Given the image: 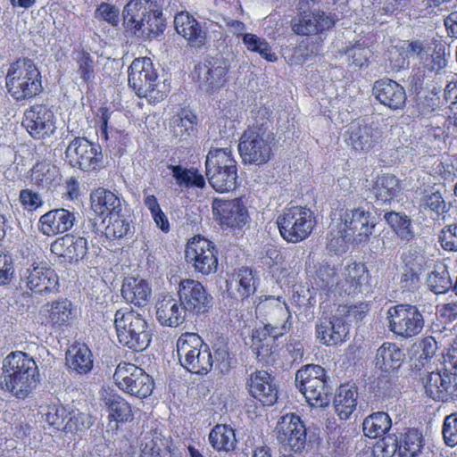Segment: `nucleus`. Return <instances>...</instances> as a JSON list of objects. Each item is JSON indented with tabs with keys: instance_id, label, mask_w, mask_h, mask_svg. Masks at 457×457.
I'll list each match as a JSON object with an SVG mask.
<instances>
[{
	"instance_id": "f257e3e1",
	"label": "nucleus",
	"mask_w": 457,
	"mask_h": 457,
	"mask_svg": "<svg viewBox=\"0 0 457 457\" xmlns=\"http://www.w3.org/2000/svg\"><path fill=\"white\" fill-rule=\"evenodd\" d=\"M5 87L16 101L32 98L42 89L41 75L30 59H19L10 64L5 77Z\"/></svg>"
},
{
	"instance_id": "f03ea898",
	"label": "nucleus",
	"mask_w": 457,
	"mask_h": 457,
	"mask_svg": "<svg viewBox=\"0 0 457 457\" xmlns=\"http://www.w3.org/2000/svg\"><path fill=\"white\" fill-rule=\"evenodd\" d=\"M205 168L209 183L217 192H229L237 187V162L230 147L212 148L206 156Z\"/></svg>"
},
{
	"instance_id": "7ed1b4c3",
	"label": "nucleus",
	"mask_w": 457,
	"mask_h": 457,
	"mask_svg": "<svg viewBox=\"0 0 457 457\" xmlns=\"http://www.w3.org/2000/svg\"><path fill=\"white\" fill-rule=\"evenodd\" d=\"M114 325L119 342L135 351L145 350L150 341L148 324L141 313L124 308L116 311Z\"/></svg>"
},
{
	"instance_id": "20e7f679",
	"label": "nucleus",
	"mask_w": 457,
	"mask_h": 457,
	"mask_svg": "<svg viewBox=\"0 0 457 457\" xmlns=\"http://www.w3.org/2000/svg\"><path fill=\"white\" fill-rule=\"evenodd\" d=\"M129 85L139 97L159 102L165 96V85L158 75L150 58L135 59L128 70Z\"/></svg>"
},
{
	"instance_id": "39448f33",
	"label": "nucleus",
	"mask_w": 457,
	"mask_h": 457,
	"mask_svg": "<svg viewBox=\"0 0 457 457\" xmlns=\"http://www.w3.org/2000/svg\"><path fill=\"white\" fill-rule=\"evenodd\" d=\"M290 318L291 314L286 303H277L271 313V322L255 329L253 333L251 347L258 357L264 358L270 353L275 339L289 330Z\"/></svg>"
},
{
	"instance_id": "423d86ee",
	"label": "nucleus",
	"mask_w": 457,
	"mask_h": 457,
	"mask_svg": "<svg viewBox=\"0 0 457 457\" xmlns=\"http://www.w3.org/2000/svg\"><path fill=\"white\" fill-rule=\"evenodd\" d=\"M180 365L187 371H209L212 355L207 345L196 333L182 334L177 341Z\"/></svg>"
},
{
	"instance_id": "0eeeda50",
	"label": "nucleus",
	"mask_w": 457,
	"mask_h": 457,
	"mask_svg": "<svg viewBox=\"0 0 457 457\" xmlns=\"http://www.w3.org/2000/svg\"><path fill=\"white\" fill-rule=\"evenodd\" d=\"M277 224L281 237L287 242L298 243L312 231L316 220L313 212L303 206L286 208L278 217Z\"/></svg>"
},
{
	"instance_id": "6e6552de",
	"label": "nucleus",
	"mask_w": 457,
	"mask_h": 457,
	"mask_svg": "<svg viewBox=\"0 0 457 457\" xmlns=\"http://www.w3.org/2000/svg\"><path fill=\"white\" fill-rule=\"evenodd\" d=\"M272 134L264 124L250 127L241 137L238 151L245 163L261 165L271 155Z\"/></svg>"
},
{
	"instance_id": "1a4fd4ad",
	"label": "nucleus",
	"mask_w": 457,
	"mask_h": 457,
	"mask_svg": "<svg viewBox=\"0 0 457 457\" xmlns=\"http://www.w3.org/2000/svg\"><path fill=\"white\" fill-rule=\"evenodd\" d=\"M386 315L389 329L403 337L420 334L424 326L422 314L413 305L399 304L390 307Z\"/></svg>"
},
{
	"instance_id": "9d476101",
	"label": "nucleus",
	"mask_w": 457,
	"mask_h": 457,
	"mask_svg": "<svg viewBox=\"0 0 457 457\" xmlns=\"http://www.w3.org/2000/svg\"><path fill=\"white\" fill-rule=\"evenodd\" d=\"M65 159L71 167L85 171L96 170L103 165V154L99 145L85 137H75L65 151Z\"/></svg>"
},
{
	"instance_id": "9b49d317",
	"label": "nucleus",
	"mask_w": 457,
	"mask_h": 457,
	"mask_svg": "<svg viewBox=\"0 0 457 457\" xmlns=\"http://www.w3.org/2000/svg\"><path fill=\"white\" fill-rule=\"evenodd\" d=\"M338 223L355 243L368 241L376 226L375 217L362 207L341 210Z\"/></svg>"
},
{
	"instance_id": "f8f14e48",
	"label": "nucleus",
	"mask_w": 457,
	"mask_h": 457,
	"mask_svg": "<svg viewBox=\"0 0 457 457\" xmlns=\"http://www.w3.org/2000/svg\"><path fill=\"white\" fill-rule=\"evenodd\" d=\"M186 259L202 275L208 276L217 271V251L213 243L206 238H192L186 246Z\"/></svg>"
},
{
	"instance_id": "ddd939ff",
	"label": "nucleus",
	"mask_w": 457,
	"mask_h": 457,
	"mask_svg": "<svg viewBox=\"0 0 457 457\" xmlns=\"http://www.w3.org/2000/svg\"><path fill=\"white\" fill-rule=\"evenodd\" d=\"M179 301L187 312L205 313L212 305V296L197 280L182 279L179 288Z\"/></svg>"
},
{
	"instance_id": "4468645a",
	"label": "nucleus",
	"mask_w": 457,
	"mask_h": 457,
	"mask_svg": "<svg viewBox=\"0 0 457 457\" xmlns=\"http://www.w3.org/2000/svg\"><path fill=\"white\" fill-rule=\"evenodd\" d=\"M277 439L295 453L302 452L306 445L307 428L300 417L294 413L282 416L276 426Z\"/></svg>"
},
{
	"instance_id": "2eb2a0df",
	"label": "nucleus",
	"mask_w": 457,
	"mask_h": 457,
	"mask_svg": "<svg viewBox=\"0 0 457 457\" xmlns=\"http://www.w3.org/2000/svg\"><path fill=\"white\" fill-rule=\"evenodd\" d=\"M23 127L36 139H44L55 132V117L45 104H34L24 113Z\"/></svg>"
},
{
	"instance_id": "dca6fc26",
	"label": "nucleus",
	"mask_w": 457,
	"mask_h": 457,
	"mask_svg": "<svg viewBox=\"0 0 457 457\" xmlns=\"http://www.w3.org/2000/svg\"><path fill=\"white\" fill-rule=\"evenodd\" d=\"M295 385L304 395L312 407H325L329 403V388L326 383L325 373L320 376H311L310 373H296Z\"/></svg>"
},
{
	"instance_id": "f3484780",
	"label": "nucleus",
	"mask_w": 457,
	"mask_h": 457,
	"mask_svg": "<svg viewBox=\"0 0 457 457\" xmlns=\"http://www.w3.org/2000/svg\"><path fill=\"white\" fill-rule=\"evenodd\" d=\"M382 441L387 454L397 452L400 457H418L424 446L423 436L415 428H409L395 438L384 437Z\"/></svg>"
},
{
	"instance_id": "a211bd4d",
	"label": "nucleus",
	"mask_w": 457,
	"mask_h": 457,
	"mask_svg": "<svg viewBox=\"0 0 457 457\" xmlns=\"http://www.w3.org/2000/svg\"><path fill=\"white\" fill-rule=\"evenodd\" d=\"M212 207L215 219L221 226L241 228L247 221V210L240 199H214Z\"/></svg>"
},
{
	"instance_id": "6ab92c4d",
	"label": "nucleus",
	"mask_w": 457,
	"mask_h": 457,
	"mask_svg": "<svg viewBox=\"0 0 457 457\" xmlns=\"http://www.w3.org/2000/svg\"><path fill=\"white\" fill-rule=\"evenodd\" d=\"M227 71V66L217 59L205 60L195 66L199 87L207 93H214L225 85Z\"/></svg>"
},
{
	"instance_id": "aec40b11",
	"label": "nucleus",
	"mask_w": 457,
	"mask_h": 457,
	"mask_svg": "<svg viewBox=\"0 0 457 457\" xmlns=\"http://www.w3.org/2000/svg\"><path fill=\"white\" fill-rule=\"evenodd\" d=\"M21 280L34 293L54 292L58 287L55 271L44 265L31 266L22 270Z\"/></svg>"
},
{
	"instance_id": "412c9836",
	"label": "nucleus",
	"mask_w": 457,
	"mask_h": 457,
	"mask_svg": "<svg viewBox=\"0 0 457 457\" xmlns=\"http://www.w3.org/2000/svg\"><path fill=\"white\" fill-rule=\"evenodd\" d=\"M349 329L343 315L336 314L321 320L316 325V337L325 345H336L345 341Z\"/></svg>"
},
{
	"instance_id": "4be33fe9",
	"label": "nucleus",
	"mask_w": 457,
	"mask_h": 457,
	"mask_svg": "<svg viewBox=\"0 0 457 457\" xmlns=\"http://www.w3.org/2000/svg\"><path fill=\"white\" fill-rule=\"evenodd\" d=\"M335 21L333 17L326 15L323 12H303L292 20L291 25L295 33L307 36L328 29Z\"/></svg>"
},
{
	"instance_id": "5701e85b",
	"label": "nucleus",
	"mask_w": 457,
	"mask_h": 457,
	"mask_svg": "<svg viewBox=\"0 0 457 457\" xmlns=\"http://www.w3.org/2000/svg\"><path fill=\"white\" fill-rule=\"evenodd\" d=\"M382 139V132L378 128L366 124H352L345 135V141L355 151L368 152L378 145Z\"/></svg>"
},
{
	"instance_id": "b1692460",
	"label": "nucleus",
	"mask_w": 457,
	"mask_h": 457,
	"mask_svg": "<svg viewBox=\"0 0 457 457\" xmlns=\"http://www.w3.org/2000/svg\"><path fill=\"white\" fill-rule=\"evenodd\" d=\"M407 52L410 55L416 56L423 64V67L430 71H438L446 64L441 51H437L433 44L427 40L409 42Z\"/></svg>"
},
{
	"instance_id": "393cba45",
	"label": "nucleus",
	"mask_w": 457,
	"mask_h": 457,
	"mask_svg": "<svg viewBox=\"0 0 457 457\" xmlns=\"http://www.w3.org/2000/svg\"><path fill=\"white\" fill-rule=\"evenodd\" d=\"M425 387L435 400L447 402L457 396V373H429Z\"/></svg>"
},
{
	"instance_id": "a878e982",
	"label": "nucleus",
	"mask_w": 457,
	"mask_h": 457,
	"mask_svg": "<svg viewBox=\"0 0 457 457\" xmlns=\"http://www.w3.org/2000/svg\"><path fill=\"white\" fill-rule=\"evenodd\" d=\"M373 94L382 104L392 110L402 109L407 98L404 88L388 79L377 80L374 83Z\"/></svg>"
},
{
	"instance_id": "bb28decb",
	"label": "nucleus",
	"mask_w": 457,
	"mask_h": 457,
	"mask_svg": "<svg viewBox=\"0 0 457 457\" xmlns=\"http://www.w3.org/2000/svg\"><path fill=\"white\" fill-rule=\"evenodd\" d=\"M75 221L73 212L63 209H54L43 214L38 222L39 230L46 236L64 233L71 229Z\"/></svg>"
},
{
	"instance_id": "cd10ccee",
	"label": "nucleus",
	"mask_w": 457,
	"mask_h": 457,
	"mask_svg": "<svg viewBox=\"0 0 457 457\" xmlns=\"http://www.w3.org/2000/svg\"><path fill=\"white\" fill-rule=\"evenodd\" d=\"M113 373V378L120 389L140 398L151 395L154 388V380L148 373Z\"/></svg>"
},
{
	"instance_id": "c85d7f7f",
	"label": "nucleus",
	"mask_w": 457,
	"mask_h": 457,
	"mask_svg": "<svg viewBox=\"0 0 457 457\" xmlns=\"http://www.w3.org/2000/svg\"><path fill=\"white\" fill-rule=\"evenodd\" d=\"M91 210L102 219L120 213L122 204L120 197L113 192L98 187L90 194Z\"/></svg>"
},
{
	"instance_id": "c756f323",
	"label": "nucleus",
	"mask_w": 457,
	"mask_h": 457,
	"mask_svg": "<svg viewBox=\"0 0 457 457\" xmlns=\"http://www.w3.org/2000/svg\"><path fill=\"white\" fill-rule=\"evenodd\" d=\"M249 392L263 405L270 406L278 399V388L270 373H253L250 378Z\"/></svg>"
},
{
	"instance_id": "7c9ffc66",
	"label": "nucleus",
	"mask_w": 457,
	"mask_h": 457,
	"mask_svg": "<svg viewBox=\"0 0 457 457\" xmlns=\"http://www.w3.org/2000/svg\"><path fill=\"white\" fill-rule=\"evenodd\" d=\"M87 251V239L81 237L65 235L51 244V252L69 260V262H77L82 259Z\"/></svg>"
},
{
	"instance_id": "2f4dec72",
	"label": "nucleus",
	"mask_w": 457,
	"mask_h": 457,
	"mask_svg": "<svg viewBox=\"0 0 457 457\" xmlns=\"http://www.w3.org/2000/svg\"><path fill=\"white\" fill-rule=\"evenodd\" d=\"M40 373H9L0 382L1 388L20 399L26 398L39 381Z\"/></svg>"
},
{
	"instance_id": "473e14b6",
	"label": "nucleus",
	"mask_w": 457,
	"mask_h": 457,
	"mask_svg": "<svg viewBox=\"0 0 457 457\" xmlns=\"http://www.w3.org/2000/svg\"><path fill=\"white\" fill-rule=\"evenodd\" d=\"M176 31L183 37L190 46L199 47L205 42L206 33L199 22L187 12L178 13L174 18Z\"/></svg>"
},
{
	"instance_id": "72a5a7b5",
	"label": "nucleus",
	"mask_w": 457,
	"mask_h": 457,
	"mask_svg": "<svg viewBox=\"0 0 457 457\" xmlns=\"http://www.w3.org/2000/svg\"><path fill=\"white\" fill-rule=\"evenodd\" d=\"M186 312L180 301L171 295H165L156 304V318L163 326L178 327L184 321Z\"/></svg>"
},
{
	"instance_id": "f704fd0d",
	"label": "nucleus",
	"mask_w": 457,
	"mask_h": 457,
	"mask_svg": "<svg viewBox=\"0 0 457 457\" xmlns=\"http://www.w3.org/2000/svg\"><path fill=\"white\" fill-rule=\"evenodd\" d=\"M341 289L347 295L370 292L368 273L362 263H352L345 268L344 280L340 282Z\"/></svg>"
},
{
	"instance_id": "c9c22d12",
	"label": "nucleus",
	"mask_w": 457,
	"mask_h": 457,
	"mask_svg": "<svg viewBox=\"0 0 457 457\" xmlns=\"http://www.w3.org/2000/svg\"><path fill=\"white\" fill-rule=\"evenodd\" d=\"M121 295L127 303L145 306L151 297V288L145 280L129 277L122 283Z\"/></svg>"
},
{
	"instance_id": "e433bc0d",
	"label": "nucleus",
	"mask_w": 457,
	"mask_h": 457,
	"mask_svg": "<svg viewBox=\"0 0 457 457\" xmlns=\"http://www.w3.org/2000/svg\"><path fill=\"white\" fill-rule=\"evenodd\" d=\"M228 293L234 298H245L255 291L252 270L242 267L226 283Z\"/></svg>"
},
{
	"instance_id": "4c0bfd02",
	"label": "nucleus",
	"mask_w": 457,
	"mask_h": 457,
	"mask_svg": "<svg viewBox=\"0 0 457 457\" xmlns=\"http://www.w3.org/2000/svg\"><path fill=\"white\" fill-rule=\"evenodd\" d=\"M404 353L395 344L384 343L377 351L374 365L380 371L398 370L403 361Z\"/></svg>"
},
{
	"instance_id": "58836bf2",
	"label": "nucleus",
	"mask_w": 457,
	"mask_h": 457,
	"mask_svg": "<svg viewBox=\"0 0 457 457\" xmlns=\"http://www.w3.org/2000/svg\"><path fill=\"white\" fill-rule=\"evenodd\" d=\"M358 403V391L355 386L348 385L340 386L334 397L333 404L335 411L342 420L350 419L356 410Z\"/></svg>"
},
{
	"instance_id": "ea45409f",
	"label": "nucleus",
	"mask_w": 457,
	"mask_h": 457,
	"mask_svg": "<svg viewBox=\"0 0 457 457\" xmlns=\"http://www.w3.org/2000/svg\"><path fill=\"white\" fill-rule=\"evenodd\" d=\"M150 10L151 6L145 0L129 1L123 10L124 23L127 28L134 30L135 34L138 33Z\"/></svg>"
},
{
	"instance_id": "a19ab883",
	"label": "nucleus",
	"mask_w": 457,
	"mask_h": 457,
	"mask_svg": "<svg viewBox=\"0 0 457 457\" xmlns=\"http://www.w3.org/2000/svg\"><path fill=\"white\" fill-rule=\"evenodd\" d=\"M208 441L211 446L219 453H229L237 445L235 430L225 424L214 426L209 433Z\"/></svg>"
},
{
	"instance_id": "79ce46f5",
	"label": "nucleus",
	"mask_w": 457,
	"mask_h": 457,
	"mask_svg": "<svg viewBox=\"0 0 457 457\" xmlns=\"http://www.w3.org/2000/svg\"><path fill=\"white\" fill-rule=\"evenodd\" d=\"M400 191L398 179L391 174L378 176L373 186L377 202L385 204L391 201Z\"/></svg>"
},
{
	"instance_id": "37998d69",
	"label": "nucleus",
	"mask_w": 457,
	"mask_h": 457,
	"mask_svg": "<svg viewBox=\"0 0 457 457\" xmlns=\"http://www.w3.org/2000/svg\"><path fill=\"white\" fill-rule=\"evenodd\" d=\"M66 364L72 371H90L93 360L86 345H72L66 353Z\"/></svg>"
},
{
	"instance_id": "c03bdc74",
	"label": "nucleus",
	"mask_w": 457,
	"mask_h": 457,
	"mask_svg": "<svg viewBox=\"0 0 457 457\" xmlns=\"http://www.w3.org/2000/svg\"><path fill=\"white\" fill-rule=\"evenodd\" d=\"M172 177L180 187H196L203 189L205 187V179L195 169L183 168L181 165H170Z\"/></svg>"
},
{
	"instance_id": "a18cd8bd",
	"label": "nucleus",
	"mask_w": 457,
	"mask_h": 457,
	"mask_svg": "<svg viewBox=\"0 0 457 457\" xmlns=\"http://www.w3.org/2000/svg\"><path fill=\"white\" fill-rule=\"evenodd\" d=\"M392 421L389 415L384 411L373 413L363 420L364 434L371 438L384 436L391 428Z\"/></svg>"
},
{
	"instance_id": "49530a36",
	"label": "nucleus",
	"mask_w": 457,
	"mask_h": 457,
	"mask_svg": "<svg viewBox=\"0 0 457 457\" xmlns=\"http://www.w3.org/2000/svg\"><path fill=\"white\" fill-rule=\"evenodd\" d=\"M428 288L435 294H445L452 288V279L447 266L437 262L427 278Z\"/></svg>"
},
{
	"instance_id": "de8ad7c7",
	"label": "nucleus",
	"mask_w": 457,
	"mask_h": 457,
	"mask_svg": "<svg viewBox=\"0 0 457 457\" xmlns=\"http://www.w3.org/2000/svg\"><path fill=\"white\" fill-rule=\"evenodd\" d=\"M45 310L48 312V320L54 326H64L72 319L71 303L66 299L46 304Z\"/></svg>"
},
{
	"instance_id": "09e8293b",
	"label": "nucleus",
	"mask_w": 457,
	"mask_h": 457,
	"mask_svg": "<svg viewBox=\"0 0 457 457\" xmlns=\"http://www.w3.org/2000/svg\"><path fill=\"white\" fill-rule=\"evenodd\" d=\"M37 369L34 359L21 351L12 352L3 361V371H34Z\"/></svg>"
},
{
	"instance_id": "8fccbe9b",
	"label": "nucleus",
	"mask_w": 457,
	"mask_h": 457,
	"mask_svg": "<svg viewBox=\"0 0 457 457\" xmlns=\"http://www.w3.org/2000/svg\"><path fill=\"white\" fill-rule=\"evenodd\" d=\"M433 339H426L422 344L413 351L411 357V367L415 371H420L423 369H430V361L435 353Z\"/></svg>"
},
{
	"instance_id": "3c124183",
	"label": "nucleus",
	"mask_w": 457,
	"mask_h": 457,
	"mask_svg": "<svg viewBox=\"0 0 457 457\" xmlns=\"http://www.w3.org/2000/svg\"><path fill=\"white\" fill-rule=\"evenodd\" d=\"M385 219L401 240L409 241L413 237L411 220L407 215L391 212L385 214Z\"/></svg>"
},
{
	"instance_id": "603ef678",
	"label": "nucleus",
	"mask_w": 457,
	"mask_h": 457,
	"mask_svg": "<svg viewBox=\"0 0 457 457\" xmlns=\"http://www.w3.org/2000/svg\"><path fill=\"white\" fill-rule=\"evenodd\" d=\"M110 411V417L118 422H123L132 418L130 405L118 395H109L104 398Z\"/></svg>"
},
{
	"instance_id": "864d4df0",
	"label": "nucleus",
	"mask_w": 457,
	"mask_h": 457,
	"mask_svg": "<svg viewBox=\"0 0 457 457\" xmlns=\"http://www.w3.org/2000/svg\"><path fill=\"white\" fill-rule=\"evenodd\" d=\"M420 206L425 211H429L439 218L446 212V203L439 191L433 189L424 190L420 201Z\"/></svg>"
},
{
	"instance_id": "5fc2aeb1",
	"label": "nucleus",
	"mask_w": 457,
	"mask_h": 457,
	"mask_svg": "<svg viewBox=\"0 0 457 457\" xmlns=\"http://www.w3.org/2000/svg\"><path fill=\"white\" fill-rule=\"evenodd\" d=\"M243 43L251 52L258 53L266 61L273 62L277 60V55L272 52L269 43L254 34L245 33L243 35Z\"/></svg>"
},
{
	"instance_id": "6e6d98bb",
	"label": "nucleus",
	"mask_w": 457,
	"mask_h": 457,
	"mask_svg": "<svg viewBox=\"0 0 457 457\" xmlns=\"http://www.w3.org/2000/svg\"><path fill=\"white\" fill-rule=\"evenodd\" d=\"M31 177L36 184L46 187L58 177V169L47 162H37L31 170Z\"/></svg>"
},
{
	"instance_id": "4d7b16f0",
	"label": "nucleus",
	"mask_w": 457,
	"mask_h": 457,
	"mask_svg": "<svg viewBox=\"0 0 457 457\" xmlns=\"http://www.w3.org/2000/svg\"><path fill=\"white\" fill-rule=\"evenodd\" d=\"M334 227L335 228H331L327 237L328 248L336 253H345L348 242L353 241V239H350V236H347V234L343 231V227L338 222H337Z\"/></svg>"
},
{
	"instance_id": "13d9d810",
	"label": "nucleus",
	"mask_w": 457,
	"mask_h": 457,
	"mask_svg": "<svg viewBox=\"0 0 457 457\" xmlns=\"http://www.w3.org/2000/svg\"><path fill=\"white\" fill-rule=\"evenodd\" d=\"M195 119L196 117L195 115L189 113H187L183 117H174L172 120L173 136L178 137L179 141H187L194 131Z\"/></svg>"
},
{
	"instance_id": "bf43d9fd",
	"label": "nucleus",
	"mask_w": 457,
	"mask_h": 457,
	"mask_svg": "<svg viewBox=\"0 0 457 457\" xmlns=\"http://www.w3.org/2000/svg\"><path fill=\"white\" fill-rule=\"evenodd\" d=\"M164 23L160 12L150 10L138 34L146 37H156L162 32Z\"/></svg>"
},
{
	"instance_id": "052dcab7",
	"label": "nucleus",
	"mask_w": 457,
	"mask_h": 457,
	"mask_svg": "<svg viewBox=\"0 0 457 457\" xmlns=\"http://www.w3.org/2000/svg\"><path fill=\"white\" fill-rule=\"evenodd\" d=\"M110 221L105 228V235L108 237L120 238L126 236L129 230V222L120 214L109 216Z\"/></svg>"
},
{
	"instance_id": "680f3d73",
	"label": "nucleus",
	"mask_w": 457,
	"mask_h": 457,
	"mask_svg": "<svg viewBox=\"0 0 457 457\" xmlns=\"http://www.w3.org/2000/svg\"><path fill=\"white\" fill-rule=\"evenodd\" d=\"M77 73L84 82H88L94 79V61L89 54L79 52L77 54Z\"/></svg>"
},
{
	"instance_id": "e2e57ef3",
	"label": "nucleus",
	"mask_w": 457,
	"mask_h": 457,
	"mask_svg": "<svg viewBox=\"0 0 457 457\" xmlns=\"http://www.w3.org/2000/svg\"><path fill=\"white\" fill-rule=\"evenodd\" d=\"M345 54L350 64L361 68L367 64L369 58L371 56V51L368 47L358 44L347 49Z\"/></svg>"
},
{
	"instance_id": "0e129e2a",
	"label": "nucleus",
	"mask_w": 457,
	"mask_h": 457,
	"mask_svg": "<svg viewBox=\"0 0 457 457\" xmlns=\"http://www.w3.org/2000/svg\"><path fill=\"white\" fill-rule=\"evenodd\" d=\"M214 358L215 360L213 361L212 359V361L213 363L212 367H214L215 370L219 371H228L231 369H236L237 361L230 356L226 346L216 349Z\"/></svg>"
},
{
	"instance_id": "69168bd1",
	"label": "nucleus",
	"mask_w": 457,
	"mask_h": 457,
	"mask_svg": "<svg viewBox=\"0 0 457 457\" xmlns=\"http://www.w3.org/2000/svg\"><path fill=\"white\" fill-rule=\"evenodd\" d=\"M163 440L159 436H145L141 444L139 457H161Z\"/></svg>"
},
{
	"instance_id": "338daca9",
	"label": "nucleus",
	"mask_w": 457,
	"mask_h": 457,
	"mask_svg": "<svg viewBox=\"0 0 457 457\" xmlns=\"http://www.w3.org/2000/svg\"><path fill=\"white\" fill-rule=\"evenodd\" d=\"M442 433L448 446L457 445V413H452L445 417Z\"/></svg>"
},
{
	"instance_id": "774afa93",
	"label": "nucleus",
	"mask_w": 457,
	"mask_h": 457,
	"mask_svg": "<svg viewBox=\"0 0 457 457\" xmlns=\"http://www.w3.org/2000/svg\"><path fill=\"white\" fill-rule=\"evenodd\" d=\"M440 243L445 251H457V223L446 226L441 230Z\"/></svg>"
}]
</instances>
